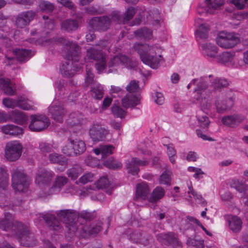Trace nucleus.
<instances>
[{"instance_id":"f257e3e1","label":"nucleus","mask_w":248,"mask_h":248,"mask_svg":"<svg viewBox=\"0 0 248 248\" xmlns=\"http://www.w3.org/2000/svg\"><path fill=\"white\" fill-rule=\"evenodd\" d=\"M39 43L42 45L47 42L50 43H60L63 45V49L62 54L64 58L69 61L60 66V71L62 75L65 77H72L76 72L79 71L82 66V64L78 63L79 60V47L75 43L66 40L64 38H60L58 40L47 39L39 40Z\"/></svg>"},{"instance_id":"f03ea898","label":"nucleus","mask_w":248,"mask_h":248,"mask_svg":"<svg viewBox=\"0 0 248 248\" xmlns=\"http://www.w3.org/2000/svg\"><path fill=\"white\" fill-rule=\"evenodd\" d=\"M0 228L10 231L11 236L15 237L20 244L26 247H33L37 241L28 227L19 222H14L11 214L6 213L4 218L0 220Z\"/></svg>"},{"instance_id":"7ed1b4c3","label":"nucleus","mask_w":248,"mask_h":248,"mask_svg":"<svg viewBox=\"0 0 248 248\" xmlns=\"http://www.w3.org/2000/svg\"><path fill=\"white\" fill-rule=\"evenodd\" d=\"M56 214L59 219L65 224L66 228L69 231L67 233L70 234L71 237L74 236L75 232L79 229H81L85 232L88 231L89 234L94 235L100 232L102 228V223L101 222L97 223L95 225H93L88 230L86 226L79 228L78 223L77 222L78 214L73 210H59L57 211Z\"/></svg>"},{"instance_id":"20e7f679","label":"nucleus","mask_w":248,"mask_h":248,"mask_svg":"<svg viewBox=\"0 0 248 248\" xmlns=\"http://www.w3.org/2000/svg\"><path fill=\"white\" fill-rule=\"evenodd\" d=\"M133 48L140 55L141 61L153 69H157L164 62L161 56L162 48L157 45L135 43Z\"/></svg>"},{"instance_id":"39448f33","label":"nucleus","mask_w":248,"mask_h":248,"mask_svg":"<svg viewBox=\"0 0 248 248\" xmlns=\"http://www.w3.org/2000/svg\"><path fill=\"white\" fill-rule=\"evenodd\" d=\"M54 173L51 170H38L36 173L35 182L36 185L41 186H44L46 188L45 194L51 195L59 193L62 187L67 182L68 179L64 176L57 177L54 183L51 187H48V185L50 183L52 179L54 176Z\"/></svg>"},{"instance_id":"423d86ee","label":"nucleus","mask_w":248,"mask_h":248,"mask_svg":"<svg viewBox=\"0 0 248 248\" xmlns=\"http://www.w3.org/2000/svg\"><path fill=\"white\" fill-rule=\"evenodd\" d=\"M211 77V75H209L194 78L187 86L188 89L192 85L196 86L193 93V102L199 105L205 110H208L211 107V101L209 99L206 93L208 84L205 83Z\"/></svg>"},{"instance_id":"0eeeda50","label":"nucleus","mask_w":248,"mask_h":248,"mask_svg":"<svg viewBox=\"0 0 248 248\" xmlns=\"http://www.w3.org/2000/svg\"><path fill=\"white\" fill-rule=\"evenodd\" d=\"M108 43L106 40H102L95 46L87 49L85 61L90 62L94 60L97 61L95 65V68L98 73L103 72L106 68V56L98 50L97 47L105 48L108 46Z\"/></svg>"},{"instance_id":"6e6552de","label":"nucleus","mask_w":248,"mask_h":248,"mask_svg":"<svg viewBox=\"0 0 248 248\" xmlns=\"http://www.w3.org/2000/svg\"><path fill=\"white\" fill-rule=\"evenodd\" d=\"M31 178L23 170L16 169L12 173V186L15 192L25 193L29 188Z\"/></svg>"},{"instance_id":"1a4fd4ad","label":"nucleus","mask_w":248,"mask_h":248,"mask_svg":"<svg viewBox=\"0 0 248 248\" xmlns=\"http://www.w3.org/2000/svg\"><path fill=\"white\" fill-rule=\"evenodd\" d=\"M216 43L220 47L229 49L234 47L240 42L239 35L233 32L221 31L216 39Z\"/></svg>"},{"instance_id":"9d476101","label":"nucleus","mask_w":248,"mask_h":248,"mask_svg":"<svg viewBox=\"0 0 248 248\" xmlns=\"http://www.w3.org/2000/svg\"><path fill=\"white\" fill-rule=\"evenodd\" d=\"M109 72H113L118 68H127L135 69L137 66L136 62H132L126 56L118 55L112 58L108 62Z\"/></svg>"},{"instance_id":"9b49d317","label":"nucleus","mask_w":248,"mask_h":248,"mask_svg":"<svg viewBox=\"0 0 248 248\" xmlns=\"http://www.w3.org/2000/svg\"><path fill=\"white\" fill-rule=\"evenodd\" d=\"M233 103V93L230 91L226 93H222L216 98L215 106L217 112L223 113L232 108Z\"/></svg>"},{"instance_id":"f8f14e48","label":"nucleus","mask_w":248,"mask_h":248,"mask_svg":"<svg viewBox=\"0 0 248 248\" xmlns=\"http://www.w3.org/2000/svg\"><path fill=\"white\" fill-rule=\"evenodd\" d=\"M23 146L17 140L7 143L5 147V157L10 161H15L19 158L22 153Z\"/></svg>"},{"instance_id":"ddd939ff","label":"nucleus","mask_w":248,"mask_h":248,"mask_svg":"<svg viewBox=\"0 0 248 248\" xmlns=\"http://www.w3.org/2000/svg\"><path fill=\"white\" fill-rule=\"evenodd\" d=\"M105 189L107 193L110 195L112 193V188L110 186L109 182L107 177H101L93 186L86 187L83 190V192L87 195L92 194L96 190Z\"/></svg>"},{"instance_id":"4468645a","label":"nucleus","mask_w":248,"mask_h":248,"mask_svg":"<svg viewBox=\"0 0 248 248\" xmlns=\"http://www.w3.org/2000/svg\"><path fill=\"white\" fill-rule=\"evenodd\" d=\"M31 123L29 128L32 131H40L47 128L50 124L49 119L43 115L31 116Z\"/></svg>"},{"instance_id":"2eb2a0df","label":"nucleus","mask_w":248,"mask_h":248,"mask_svg":"<svg viewBox=\"0 0 248 248\" xmlns=\"http://www.w3.org/2000/svg\"><path fill=\"white\" fill-rule=\"evenodd\" d=\"M109 134V130L99 123L93 124L89 130V135L94 141H104Z\"/></svg>"},{"instance_id":"dca6fc26","label":"nucleus","mask_w":248,"mask_h":248,"mask_svg":"<svg viewBox=\"0 0 248 248\" xmlns=\"http://www.w3.org/2000/svg\"><path fill=\"white\" fill-rule=\"evenodd\" d=\"M157 239L160 243L172 248H182L181 243L178 240L177 236L173 232L161 233L157 234Z\"/></svg>"},{"instance_id":"f3484780","label":"nucleus","mask_w":248,"mask_h":248,"mask_svg":"<svg viewBox=\"0 0 248 248\" xmlns=\"http://www.w3.org/2000/svg\"><path fill=\"white\" fill-rule=\"evenodd\" d=\"M112 19V16L111 18L108 16L101 17H94L90 21V24L93 29L98 31H106L109 27Z\"/></svg>"},{"instance_id":"a211bd4d","label":"nucleus","mask_w":248,"mask_h":248,"mask_svg":"<svg viewBox=\"0 0 248 248\" xmlns=\"http://www.w3.org/2000/svg\"><path fill=\"white\" fill-rule=\"evenodd\" d=\"M37 218L41 221L44 220L46 225L50 230L54 231H59L62 228V225L60 221L58 220L55 216L50 213L46 214L38 213L36 215Z\"/></svg>"},{"instance_id":"6ab92c4d","label":"nucleus","mask_w":248,"mask_h":248,"mask_svg":"<svg viewBox=\"0 0 248 248\" xmlns=\"http://www.w3.org/2000/svg\"><path fill=\"white\" fill-rule=\"evenodd\" d=\"M246 117L241 114L234 113L232 115H228L222 118V124L231 128H235L238 126L245 120Z\"/></svg>"},{"instance_id":"aec40b11","label":"nucleus","mask_w":248,"mask_h":248,"mask_svg":"<svg viewBox=\"0 0 248 248\" xmlns=\"http://www.w3.org/2000/svg\"><path fill=\"white\" fill-rule=\"evenodd\" d=\"M48 111L55 121L62 122L65 111L59 101L54 100L49 107Z\"/></svg>"},{"instance_id":"412c9836","label":"nucleus","mask_w":248,"mask_h":248,"mask_svg":"<svg viewBox=\"0 0 248 248\" xmlns=\"http://www.w3.org/2000/svg\"><path fill=\"white\" fill-rule=\"evenodd\" d=\"M224 2V0H205L202 4L200 5L197 8V11L199 14L202 13L200 10L202 9L207 13L212 14L215 10L222 6Z\"/></svg>"},{"instance_id":"4be33fe9","label":"nucleus","mask_w":248,"mask_h":248,"mask_svg":"<svg viewBox=\"0 0 248 248\" xmlns=\"http://www.w3.org/2000/svg\"><path fill=\"white\" fill-rule=\"evenodd\" d=\"M35 16V12L30 10L19 14L16 17V24L17 27L23 28L29 24Z\"/></svg>"},{"instance_id":"5701e85b","label":"nucleus","mask_w":248,"mask_h":248,"mask_svg":"<svg viewBox=\"0 0 248 248\" xmlns=\"http://www.w3.org/2000/svg\"><path fill=\"white\" fill-rule=\"evenodd\" d=\"M136 12V10L135 8L130 7H129L124 15V16H121L120 13L118 12H115L112 14V19L117 21L119 24H125L133 17Z\"/></svg>"},{"instance_id":"b1692460","label":"nucleus","mask_w":248,"mask_h":248,"mask_svg":"<svg viewBox=\"0 0 248 248\" xmlns=\"http://www.w3.org/2000/svg\"><path fill=\"white\" fill-rule=\"evenodd\" d=\"M147 163L148 161L146 160H141L137 157H134L132 158L131 161L126 163V167L129 172L133 175H136L139 171V167L145 166Z\"/></svg>"},{"instance_id":"393cba45","label":"nucleus","mask_w":248,"mask_h":248,"mask_svg":"<svg viewBox=\"0 0 248 248\" xmlns=\"http://www.w3.org/2000/svg\"><path fill=\"white\" fill-rule=\"evenodd\" d=\"M150 191V189L149 186L146 182H142L138 184L136 186V191L134 200L135 201H139L146 199Z\"/></svg>"},{"instance_id":"a878e982","label":"nucleus","mask_w":248,"mask_h":248,"mask_svg":"<svg viewBox=\"0 0 248 248\" xmlns=\"http://www.w3.org/2000/svg\"><path fill=\"white\" fill-rule=\"evenodd\" d=\"M0 87L5 94L12 96L16 93L15 84L11 82L8 78H0Z\"/></svg>"},{"instance_id":"bb28decb","label":"nucleus","mask_w":248,"mask_h":248,"mask_svg":"<svg viewBox=\"0 0 248 248\" xmlns=\"http://www.w3.org/2000/svg\"><path fill=\"white\" fill-rule=\"evenodd\" d=\"M235 53L234 52L224 51L217 56L218 62L226 64L233 65L234 63Z\"/></svg>"},{"instance_id":"cd10ccee","label":"nucleus","mask_w":248,"mask_h":248,"mask_svg":"<svg viewBox=\"0 0 248 248\" xmlns=\"http://www.w3.org/2000/svg\"><path fill=\"white\" fill-rule=\"evenodd\" d=\"M9 117L12 121L19 124H26L28 120V117L24 113L18 110H15L10 112Z\"/></svg>"},{"instance_id":"c85d7f7f","label":"nucleus","mask_w":248,"mask_h":248,"mask_svg":"<svg viewBox=\"0 0 248 248\" xmlns=\"http://www.w3.org/2000/svg\"><path fill=\"white\" fill-rule=\"evenodd\" d=\"M123 107L126 108H134L140 104V98L139 96L133 94H126L122 100Z\"/></svg>"},{"instance_id":"c756f323","label":"nucleus","mask_w":248,"mask_h":248,"mask_svg":"<svg viewBox=\"0 0 248 248\" xmlns=\"http://www.w3.org/2000/svg\"><path fill=\"white\" fill-rule=\"evenodd\" d=\"M82 116L80 113L73 112L69 114L66 123L69 127L80 126L82 123Z\"/></svg>"},{"instance_id":"7c9ffc66","label":"nucleus","mask_w":248,"mask_h":248,"mask_svg":"<svg viewBox=\"0 0 248 248\" xmlns=\"http://www.w3.org/2000/svg\"><path fill=\"white\" fill-rule=\"evenodd\" d=\"M13 53L21 62L28 61L34 54L31 50L26 49H15L13 50Z\"/></svg>"},{"instance_id":"2f4dec72","label":"nucleus","mask_w":248,"mask_h":248,"mask_svg":"<svg viewBox=\"0 0 248 248\" xmlns=\"http://www.w3.org/2000/svg\"><path fill=\"white\" fill-rule=\"evenodd\" d=\"M202 53L211 58H216L218 48L211 43H206L202 45Z\"/></svg>"},{"instance_id":"473e14b6","label":"nucleus","mask_w":248,"mask_h":248,"mask_svg":"<svg viewBox=\"0 0 248 248\" xmlns=\"http://www.w3.org/2000/svg\"><path fill=\"white\" fill-rule=\"evenodd\" d=\"M48 159L52 163L59 164L63 166V167H61L60 170V171H62L65 170L64 166L67 164V160L62 155L57 153H51L48 155Z\"/></svg>"},{"instance_id":"72a5a7b5","label":"nucleus","mask_w":248,"mask_h":248,"mask_svg":"<svg viewBox=\"0 0 248 248\" xmlns=\"http://www.w3.org/2000/svg\"><path fill=\"white\" fill-rule=\"evenodd\" d=\"M208 79V80L205 82L208 84V87L210 85L213 87L215 89H218L223 87L227 86L228 84V81L223 78L215 77L213 75Z\"/></svg>"},{"instance_id":"f704fd0d","label":"nucleus","mask_w":248,"mask_h":248,"mask_svg":"<svg viewBox=\"0 0 248 248\" xmlns=\"http://www.w3.org/2000/svg\"><path fill=\"white\" fill-rule=\"evenodd\" d=\"M34 103L24 96L17 97V107L26 110L34 109Z\"/></svg>"},{"instance_id":"c9c22d12","label":"nucleus","mask_w":248,"mask_h":248,"mask_svg":"<svg viewBox=\"0 0 248 248\" xmlns=\"http://www.w3.org/2000/svg\"><path fill=\"white\" fill-rule=\"evenodd\" d=\"M134 34L138 40H149L152 38V31L145 27L141 28L134 31Z\"/></svg>"},{"instance_id":"e433bc0d","label":"nucleus","mask_w":248,"mask_h":248,"mask_svg":"<svg viewBox=\"0 0 248 248\" xmlns=\"http://www.w3.org/2000/svg\"><path fill=\"white\" fill-rule=\"evenodd\" d=\"M201 111L198 112L197 115V126L201 128L203 131H206L210 123L209 118L205 114L201 115Z\"/></svg>"},{"instance_id":"4c0bfd02","label":"nucleus","mask_w":248,"mask_h":248,"mask_svg":"<svg viewBox=\"0 0 248 248\" xmlns=\"http://www.w3.org/2000/svg\"><path fill=\"white\" fill-rule=\"evenodd\" d=\"M165 194V191L161 186H156L152 191L150 197L149 198V201L151 202L155 203L158 201L162 199Z\"/></svg>"},{"instance_id":"58836bf2","label":"nucleus","mask_w":248,"mask_h":248,"mask_svg":"<svg viewBox=\"0 0 248 248\" xmlns=\"http://www.w3.org/2000/svg\"><path fill=\"white\" fill-rule=\"evenodd\" d=\"M228 223L230 229L233 232H239L241 229L242 221L237 216H232L228 218Z\"/></svg>"},{"instance_id":"ea45409f","label":"nucleus","mask_w":248,"mask_h":248,"mask_svg":"<svg viewBox=\"0 0 248 248\" xmlns=\"http://www.w3.org/2000/svg\"><path fill=\"white\" fill-rule=\"evenodd\" d=\"M209 26L206 24L201 25L195 32V37L197 41L199 42L202 39H205L208 37Z\"/></svg>"},{"instance_id":"a19ab883","label":"nucleus","mask_w":248,"mask_h":248,"mask_svg":"<svg viewBox=\"0 0 248 248\" xmlns=\"http://www.w3.org/2000/svg\"><path fill=\"white\" fill-rule=\"evenodd\" d=\"M114 149L112 145H102L99 147L94 149L93 152L96 155L101 154L102 157L105 158L108 155L112 154V150Z\"/></svg>"},{"instance_id":"79ce46f5","label":"nucleus","mask_w":248,"mask_h":248,"mask_svg":"<svg viewBox=\"0 0 248 248\" xmlns=\"http://www.w3.org/2000/svg\"><path fill=\"white\" fill-rule=\"evenodd\" d=\"M38 7L40 11L46 13H51L55 8L53 3L45 0H40L38 1Z\"/></svg>"},{"instance_id":"37998d69","label":"nucleus","mask_w":248,"mask_h":248,"mask_svg":"<svg viewBox=\"0 0 248 248\" xmlns=\"http://www.w3.org/2000/svg\"><path fill=\"white\" fill-rule=\"evenodd\" d=\"M78 28V23L74 19H67L61 23V29L63 30L70 31L77 30Z\"/></svg>"},{"instance_id":"c03bdc74","label":"nucleus","mask_w":248,"mask_h":248,"mask_svg":"<svg viewBox=\"0 0 248 248\" xmlns=\"http://www.w3.org/2000/svg\"><path fill=\"white\" fill-rule=\"evenodd\" d=\"M90 91L92 96L96 99L100 100L103 97V87L99 83H97L92 87Z\"/></svg>"},{"instance_id":"a18cd8bd","label":"nucleus","mask_w":248,"mask_h":248,"mask_svg":"<svg viewBox=\"0 0 248 248\" xmlns=\"http://www.w3.org/2000/svg\"><path fill=\"white\" fill-rule=\"evenodd\" d=\"M73 143L75 155H80L86 150V144L84 141L78 139L73 140Z\"/></svg>"},{"instance_id":"49530a36","label":"nucleus","mask_w":248,"mask_h":248,"mask_svg":"<svg viewBox=\"0 0 248 248\" xmlns=\"http://www.w3.org/2000/svg\"><path fill=\"white\" fill-rule=\"evenodd\" d=\"M73 149V140L68 139L64 142V144L62 149V151L63 154L67 155H75Z\"/></svg>"},{"instance_id":"de8ad7c7","label":"nucleus","mask_w":248,"mask_h":248,"mask_svg":"<svg viewBox=\"0 0 248 248\" xmlns=\"http://www.w3.org/2000/svg\"><path fill=\"white\" fill-rule=\"evenodd\" d=\"M8 186V174L4 168L0 167V188L5 189Z\"/></svg>"},{"instance_id":"09e8293b","label":"nucleus","mask_w":248,"mask_h":248,"mask_svg":"<svg viewBox=\"0 0 248 248\" xmlns=\"http://www.w3.org/2000/svg\"><path fill=\"white\" fill-rule=\"evenodd\" d=\"M82 172V169L78 166H76L68 169L66 174L68 177L72 180H76Z\"/></svg>"},{"instance_id":"8fccbe9b","label":"nucleus","mask_w":248,"mask_h":248,"mask_svg":"<svg viewBox=\"0 0 248 248\" xmlns=\"http://www.w3.org/2000/svg\"><path fill=\"white\" fill-rule=\"evenodd\" d=\"M43 18L45 21V27L41 33L42 36L44 34L47 35L49 33V31L53 30L55 27L54 22L52 20L48 19L47 16H44Z\"/></svg>"},{"instance_id":"3c124183","label":"nucleus","mask_w":248,"mask_h":248,"mask_svg":"<svg viewBox=\"0 0 248 248\" xmlns=\"http://www.w3.org/2000/svg\"><path fill=\"white\" fill-rule=\"evenodd\" d=\"M111 111L115 117L120 118L121 119L124 118L126 114V112L125 110H124L120 106L115 105L114 104L111 107Z\"/></svg>"},{"instance_id":"603ef678","label":"nucleus","mask_w":248,"mask_h":248,"mask_svg":"<svg viewBox=\"0 0 248 248\" xmlns=\"http://www.w3.org/2000/svg\"><path fill=\"white\" fill-rule=\"evenodd\" d=\"M171 172L170 171H165L160 176L159 183L161 185H169L170 184Z\"/></svg>"},{"instance_id":"864d4df0","label":"nucleus","mask_w":248,"mask_h":248,"mask_svg":"<svg viewBox=\"0 0 248 248\" xmlns=\"http://www.w3.org/2000/svg\"><path fill=\"white\" fill-rule=\"evenodd\" d=\"M104 165L107 168L111 169L121 168L122 164L117 161L114 160L113 158H110L104 162Z\"/></svg>"},{"instance_id":"5fc2aeb1","label":"nucleus","mask_w":248,"mask_h":248,"mask_svg":"<svg viewBox=\"0 0 248 248\" xmlns=\"http://www.w3.org/2000/svg\"><path fill=\"white\" fill-rule=\"evenodd\" d=\"M94 179V175L93 173L88 172L84 174L77 181L76 184L79 185L80 183L82 184H86V183L93 181Z\"/></svg>"},{"instance_id":"6e6d98bb","label":"nucleus","mask_w":248,"mask_h":248,"mask_svg":"<svg viewBox=\"0 0 248 248\" xmlns=\"http://www.w3.org/2000/svg\"><path fill=\"white\" fill-rule=\"evenodd\" d=\"M167 154L170 162L174 164L175 162L176 151L172 144L167 145Z\"/></svg>"},{"instance_id":"4d7b16f0","label":"nucleus","mask_w":248,"mask_h":248,"mask_svg":"<svg viewBox=\"0 0 248 248\" xmlns=\"http://www.w3.org/2000/svg\"><path fill=\"white\" fill-rule=\"evenodd\" d=\"M187 229H189L191 225L190 224V222H193L195 224H197L198 226H200L201 228L205 232L206 234L209 236H211L212 234L211 232H210L208 231H207L206 228L202 225V224L200 223V222L196 218L192 217H189L188 216L187 217Z\"/></svg>"},{"instance_id":"13d9d810","label":"nucleus","mask_w":248,"mask_h":248,"mask_svg":"<svg viewBox=\"0 0 248 248\" xmlns=\"http://www.w3.org/2000/svg\"><path fill=\"white\" fill-rule=\"evenodd\" d=\"M2 103L6 108H14L17 107V98L15 99L10 97L4 98L2 100Z\"/></svg>"},{"instance_id":"bf43d9fd","label":"nucleus","mask_w":248,"mask_h":248,"mask_svg":"<svg viewBox=\"0 0 248 248\" xmlns=\"http://www.w3.org/2000/svg\"><path fill=\"white\" fill-rule=\"evenodd\" d=\"M230 186L231 187L235 188L237 191L242 192L245 186L243 183L238 179H233L230 182Z\"/></svg>"},{"instance_id":"052dcab7","label":"nucleus","mask_w":248,"mask_h":248,"mask_svg":"<svg viewBox=\"0 0 248 248\" xmlns=\"http://www.w3.org/2000/svg\"><path fill=\"white\" fill-rule=\"evenodd\" d=\"M126 89L129 93L138 92L140 90L138 81L135 80L131 81L126 87Z\"/></svg>"},{"instance_id":"680f3d73","label":"nucleus","mask_w":248,"mask_h":248,"mask_svg":"<svg viewBox=\"0 0 248 248\" xmlns=\"http://www.w3.org/2000/svg\"><path fill=\"white\" fill-rule=\"evenodd\" d=\"M186 244L188 246L195 247L196 248H203L204 243L202 240H197L195 239L189 237L186 241Z\"/></svg>"},{"instance_id":"e2e57ef3","label":"nucleus","mask_w":248,"mask_h":248,"mask_svg":"<svg viewBox=\"0 0 248 248\" xmlns=\"http://www.w3.org/2000/svg\"><path fill=\"white\" fill-rule=\"evenodd\" d=\"M93 75L92 71L89 68V66L87 65L86 67V76L85 79L86 84L88 86L93 83Z\"/></svg>"},{"instance_id":"0e129e2a","label":"nucleus","mask_w":248,"mask_h":248,"mask_svg":"<svg viewBox=\"0 0 248 248\" xmlns=\"http://www.w3.org/2000/svg\"><path fill=\"white\" fill-rule=\"evenodd\" d=\"M187 169L189 171L194 172L193 176L196 179L202 178V177H200V175L204 174L201 169L199 168L189 167Z\"/></svg>"},{"instance_id":"69168bd1","label":"nucleus","mask_w":248,"mask_h":248,"mask_svg":"<svg viewBox=\"0 0 248 248\" xmlns=\"http://www.w3.org/2000/svg\"><path fill=\"white\" fill-rule=\"evenodd\" d=\"M159 18L160 15L158 11L157 10L151 11L147 16V19L148 20H153L155 23H158L159 20Z\"/></svg>"},{"instance_id":"338daca9","label":"nucleus","mask_w":248,"mask_h":248,"mask_svg":"<svg viewBox=\"0 0 248 248\" xmlns=\"http://www.w3.org/2000/svg\"><path fill=\"white\" fill-rule=\"evenodd\" d=\"M85 162L88 166L92 167H96L99 164V160L92 156H88L85 159Z\"/></svg>"},{"instance_id":"774afa93","label":"nucleus","mask_w":248,"mask_h":248,"mask_svg":"<svg viewBox=\"0 0 248 248\" xmlns=\"http://www.w3.org/2000/svg\"><path fill=\"white\" fill-rule=\"evenodd\" d=\"M12 130L10 135L12 136L20 137L23 133V129L16 125H13Z\"/></svg>"}]
</instances>
